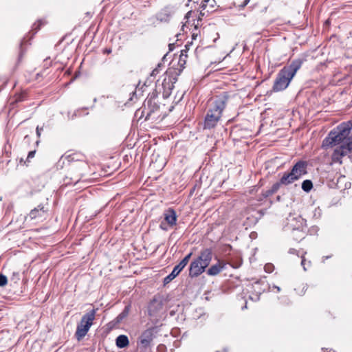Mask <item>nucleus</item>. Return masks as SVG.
Returning <instances> with one entry per match:
<instances>
[{"instance_id": "39448f33", "label": "nucleus", "mask_w": 352, "mask_h": 352, "mask_svg": "<svg viewBox=\"0 0 352 352\" xmlns=\"http://www.w3.org/2000/svg\"><path fill=\"white\" fill-rule=\"evenodd\" d=\"M161 325L158 324V320H157L154 326L146 329L142 333L138 342V348L140 352H146L150 349L153 339L160 331Z\"/></svg>"}, {"instance_id": "393cba45", "label": "nucleus", "mask_w": 352, "mask_h": 352, "mask_svg": "<svg viewBox=\"0 0 352 352\" xmlns=\"http://www.w3.org/2000/svg\"><path fill=\"white\" fill-rule=\"evenodd\" d=\"M87 107L78 109L76 111H75L72 115H70V113H69L68 118H69V119L74 120L77 117L82 116V112L87 111Z\"/></svg>"}, {"instance_id": "20e7f679", "label": "nucleus", "mask_w": 352, "mask_h": 352, "mask_svg": "<svg viewBox=\"0 0 352 352\" xmlns=\"http://www.w3.org/2000/svg\"><path fill=\"white\" fill-rule=\"evenodd\" d=\"M213 256V251L210 248L202 249L199 256L193 259L189 266V276L197 278L206 270Z\"/></svg>"}, {"instance_id": "f8f14e48", "label": "nucleus", "mask_w": 352, "mask_h": 352, "mask_svg": "<svg viewBox=\"0 0 352 352\" xmlns=\"http://www.w3.org/2000/svg\"><path fill=\"white\" fill-rule=\"evenodd\" d=\"M216 1L215 0H201L199 5V9H200V15L204 16L206 12L204 10H206L207 13L212 12L215 10L214 8L216 6Z\"/></svg>"}, {"instance_id": "bb28decb", "label": "nucleus", "mask_w": 352, "mask_h": 352, "mask_svg": "<svg viewBox=\"0 0 352 352\" xmlns=\"http://www.w3.org/2000/svg\"><path fill=\"white\" fill-rule=\"evenodd\" d=\"M42 24H43V21L41 20H39L37 22V23H34L33 25L32 30L33 33H32V36H33L38 32V30L40 29V27L41 26Z\"/></svg>"}, {"instance_id": "7c9ffc66", "label": "nucleus", "mask_w": 352, "mask_h": 352, "mask_svg": "<svg viewBox=\"0 0 352 352\" xmlns=\"http://www.w3.org/2000/svg\"><path fill=\"white\" fill-rule=\"evenodd\" d=\"M36 151H31L28 153V155L27 156V161L28 162H30V160L32 159L35 156Z\"/></svg>"}, {"instance_id": "f3484780", "label": "nucleus", "mask_w": 352, "mask_h": 352, "mask_svg": "<svg viewBox=\"0 0 352 352\" xmlns=\"http://www.w3.org/2000/svg\"><path fill=\"white\" fill-rule=\"evenodd\" d=\"M164 220L170 226H173L177 222V214L173 208H168L164 212Z\"/></svg>"}, {"instance_id": "f257e3e1", "label": "nucleus", "mask_w": 352, "mask_h": 352, "mask_svg": "<svg viewBox=\"0 0 352 352\" xmlns=\"http://www.w3.org/2000/svg\"><path fill=\"white\" fill-rule=\"evenodd\" d=\"M352 120L343 122L333 128L323 140L322 146L327 148L337 145L332 155L334 162L341 163V158L352 152Z\"/></svg>"}, {"instance_id": "a18cd8bd", "label": "nucleus", "mask_w": 352, "mask_h": 352, "mask_svg": "<svg viewBox=\"0 0 352 352\" xmlns=\"http://www.w3.org/2000/svg\"><path fill=\"white\" fill-rule=\"evenodd\" d=\"M13 276H17V279H18V280L19 279V274L18 272H14V273H13Z\"/></svg>"}, {"instance_id": "423d86ee", "label": "nucleus", "mask_w": 352, "mask_h": 352, "mask_svg": "<svg viewBox=\"0 0 352 352\" xmlns=\"http://www.w3.org/2000/svg\"><path fill=\"white\" fill-rule=\"evenodd\" d=\"M96 309H94L82 316L77 324L75 337L77 340H81L87 333L95 319Z\"/></svg>"}, {"instance_id": "603ef678", "label": "nucleus", "mask_w": 352, "mask_h": 352, "mask_svg": "<svg viewBox=\"0 0 352 352\" xmlns=\"http://www.w3.org/2000/svg\"><path fill=\"white\" fill-rule=\"evenodd\" d=\"M246 307H247V306L245 305L243 307H242V309H243L244 308H246Z\"/></svg>"}, {"instance_id": "3c124183", "label": "nucleus", "mask_w": 352, "mask_h": 352, "mask_svg": "<svg viewBox=\"0 0 352 352\" xmlns=\"http://www.w3.org/2000/svg\"><path fill=\"white\" fill-rule=\"evenodd\" d=\"M308 266L310 265V261H308V264H307Z\"/></svg>"}, {"instance_id": "ddd939ff", "label": "nucleus", "mask_w": 352, "mask_h": 352, "mask_svg": "<svg viewBox=\"0 0 352 352\" xmlns=\"http://www.w3.org/2000/svg\"><path fill=\"white\" fill-rule=\"evenodd\" d=\"M226 263L220 259L217 263L211 265L207 270L206 274L210 276H215L226 269Z\"/></svg>"}, {"instance_id": "cd10ccee", "label": "nucleus", "mask_w": 352, "mask_h": 352, "mask_svg": "<svg viewBox=\"0 0 352 352\" xmlns=\"http://www.w3.org/2000/svg\"><path fill=\"white\" fill-rule=\"evenodd\" d=\"M8 283V278L6 276L3 274H0V287H3Z\"/></svg>"}, {"instance_id": "aec40b11", "label": "nucleus", "mask_w": 352, "mask_h": 352, "mask_svg": "<svg viewBox=\"0 0 352 352\" xmlns=\"http://www.w3.org/2000/svg\"><path fill=\"white\" fill-rule=\"evenodd\" d=\"M129 344V338L125 335H120L116 339V344L120 349L126 347Z\"/></svg>"}, {"instance_id": "49530a36", "label": "nucleus", "mask_w": 352, "mask_h": 352, "mask_svg": "<svg viewBox=\"0 0 352 352\" xmlns=\"http://www.w3.org/2000/svg\"><path fill=\"white\" fill-rule=\"evenodd\" d=\"M274 287L277 289L278 292H279L280 291V288L278 286H274Z\"/></svg>"}, {"instance_id": "a19ab883", "label": "nucleus", "mask_w": 352, "mask_h": 352, "mask_svg": "<svg viewBox=\"0 0 352 352\" xmlns=\"http://www.w3.org/2000/svg\"><path fill=\"white\" fill-rule=\"evenodd\" d=\"M189 2L192 1L194 3H197L198 4L199 3V0H188Z\"/></svg>"}, {"instance_id": "6e6552de", "label": "nucleus", "mask_w": 352, "mask_h": 352, "mask_svg": "<svg viewBox=\"0 0 352 352\" xmlns=\"http://www.w3.org/2000/svg\"><path fill=\"white\" fill-rule=\"evenodd\" d=\"M287 226L292 232H295L296 231L298 232L299 236L296 239V241H299L305 238L307 228V221L301 216L292 218Z\"/></svg>"}, {"instance_id": "b1692460", "label": "nucleus", "mask_w": 352, "mask_h": 352, "mask_svg": "<svg viewBox=\"0 0 352 352\" xmlns=\"http://www.w3.org/2000/svg\"><path fill=\"white\" fill-rule=\"evenodd\" d=\"M186 50H182L181 51V54L179 58V63L181 66H183L186 64V58H187V46L186 45Z\"/></svg>"}, {"instance_id": "5701e85b", "label": "nucleus", "mask_w": 352, "mask_h": 352, "mask_svg": "<svg viewBox=\"0 0 352 352\" xmlns=\"http://www.w3.org/2000/svg\"><path fill=\"white\" fill-rule=\"evenodd\" d=\"M130 309H131L130 305L125 306L123 311L118 316L117 320L118 322H120V321H122L124 318H125L129 315Z\"/></svg>"}, {"instance_id": "0eeeda50", "label": "nucleus", "mask_w": 352, "mask_h": 352, "mask_svg": "<svg viewBox=\"0 0 352 352\" xmlns=\"http://www.w3.org/2000/svg\"><path fill=\"white\" fill-rule=\"evenodd\" d=\"M158 94L159 91L157 89H154L152 92L148 94L144 101V108L147 109L148 111L146 120L150 118L155 120L160 116L158 113L160 106L158 102Z\"/></svg>"}, {"instance_id": "c85d7f7f", "label": "nucleus", "mask_w": 352, "mask_h": 352, "mask_svg": "<svg viewBox=\"0 0 352 352\" xmlns=\"http://www.w3.org/2000/svg\"><path fill=\"white\" fill-rule=\"evenodd\" d=\"M265 271L267 273H271L274 270V266L272 263H267L264 267Z\"/></svg>"}, {"instance_id": "8fccbe9b", "label": "nucleus", "mask_w": 352, "mask_h": 352, "mask_svg": "<svg viewBox=\"0 0 352 352\" xmlns=\"http://www.w3.org/2000/svg\"><path fill=\"white\" fill-rule=\"evenodd\" d=\"M96 100H97V99H96V98H94V102H96Z\"/></svg>"}, {"instance_id": "1a4fd4ad", "label": "nucleus", "mask_w": 352, "mask_h": 352, "mask_svg": "<svg viewBox=\"0 0 352 352\" xmlns=\"http://www.w3.org/2000/svg\"><path fill=\"white\" fill-rule=\"evenodd\" d=\"M86 168V164L80 161L78 164H72L71 166L70 172L69 173V176H66L65 179V182L66 184H77L82 177L83 173H82V170Z\"/></svg>"}, {"instance_id": "f03ea898", "label": "nucleus", "mask_w": 352, "mask_h": 352, "mask_svg": "<svg viewBox=\"0 0 352 352\" xmlns=\"http://www.w3.org/2000/svg\"><path fill=\"white\" fill-rule=\"evenodd\" d=\"M228 98L229 96L227 92H223L214 98L204 118V129H212L217 125L226 107Z\"/></svg>"}, {"instance_id": "72a5a7b5", "label": "nucleus", "mask_w": 352, "mask_h": 352, "mask_svg": "<svg viewBox=\"0 0 352 352\" xmlns=\"http://www.w3.org/2000/svg\"><path fill=\"white\" fill-rule=\"evenodd\" d=\"M28 161H27V159L25 160H23V158H20L19 160V164H21V165H25V166H28Z\"/></svg>"}, {"instance_id": "4468645a", "label": "nucleus", "mask_w": 352, "mask_h": 352, "mask_svg": "<svg viewBox=\"0 0 352 352\" xmlns=\"http://www.w3.org/2000/svg\"><path fill=\"white\" fill-rule=\"evenodd\" d=\"M162 309V302L156 299H153L148 305V314L151 317H157L160 316Z\"/></svg>"}, {"instance_id": "473e14b6", "label": "nucleus", "mask_w": 352, "mask_h": 352, "mask_svg": "<svg viewBox=\"0 0 352 352\" xmlns=\"http://www.w3.org/2000/svg\"><path fill=\"white\" fill-rule=\"evenodd\" d=\"M160 67V64H158L157 67L154 69L151 72V76H155L159 73V67Z\"/></svg>"}, {"instance_id": "9d476101", "label": "nucleus", "mask_w": 352, "mask_h": 352, "mask_svg": "<svg viewBox=\"0 0 352 352\" xmlns=\"http://www.w3.org/2000/svg\"><path fill=\"white\" fill-rule=\"evenodd\" d=\"M308 163L304 160H298L292 167L290 172L298 181L303 175L307 174Z\"/></svg>"}, {"instance_id": "864d4df0", "label": "nucleus", "mask_w": 352, "mask_h": 352, "mask_svg": "<svg viewBox=\"0 0 352 352\" xmlns=\"http://www.w3.org/2000/svg\"><path fill=\"white\" fill-rule=\"evenodd\" d=\"M84 115H88V112L85 113Z\"/></svg>"}, {"instance_id": "dca6fc26", "label": "nucleus", "mask_w": 352, "mask_h": 352, "mask_svg": "<svg viewBox=\"0 0 352 352\" xmlns=\"http://www.w3.org/2000/svg\"><path fill=\"white\" fill-rule=\"evenodd\" d=\"M296 179L294 177L290 171L283 173V175L278 180V183L280 186H288L295 182Z\"/></svg>"}, {"instance_id": "6ab92c4d", "label": "nucleus", "mask_w": 352, "mask_h": 352, "mask_svg": "<svg viewBox=\"0 0 352 352\" xmlns=\"http://www.w3.org/2000/svg\"><path fill=\"white\" fill-rule=\"evenodd\" d=\"M45 212L43 205L40 204L30 211L29 217L31 219H34L37 217H42Z\"/></svg>"}, {"instance_id": "79ce46f5", "label": "nucleus", "mask_w": 352, "mask_h": 352, "mask_svg": "<svg viewBox=\"0 0 352 352\" xmlns=\"http://www.w3.org/2000/svg\"><path fill=\"white\" fill-rule=\"evenodd\" d=\"M160 228L165 230H166V228L164 226V223H161L160 226Z\"/></svg>"}, {"instance_id": "e433bc0d", "label": "nucleus", "mask_w": 352, "mask_h": 352, "mask_svg": "<svg viewBox=\"0 0 352 352\" xmlns=\"http://www.w3.org/2000/svg\"><path fill=\"white\" fill-rule=\"evenodd\" d=\"M292 235L294 239L296 240V239L298 238V236H299V234L298 232L296 231L295 232H292Z\"/></svg>"}, {"instance_id": "a878e982", "label": "nucleus", "mask_w": 352, "mask_h": 352, "mask_svg": "<svg viewBox=\"0 0 352 352\" xmlns=\"http://www.w3.org/2000/svg\"><path fill=\"white\" fill-rule=\"evenodd\" d=\"M192 255V252L188 253L179 263L181 265H182L184 267H185L187 265V264H188L190 258H191Z\"/></svg>"}, {"instance_id": "ea45409f", "label": "nucleus", "mask_w": 352, "mask_h": 352, "mask_svg": "<svg viewBox=\"0 0 352 352\" xmlns=\"http://www.w3.org/2000/svg\"><path fill=\"white\" fill-rule=\"evenodd\" d=\"M322 352H335L333 349H322Z\"/></svg>"}, {"instance_id": "de8ad7c7", "label": "nucleus", "mask_w": 352, "mask_h": 352, "mask_svg": "<svg viewBox=\"0 0 352 352\" xmlns=\"http://www.w3.org/2000/svg\"><path fill=\"white\" fill-rule=\"evenodd\" d=\"M289 252V253L293 254V253H294L295 250L294 249H290Z\"/></svg>"}, {"instance_id": "2f4dec72", "label": "nucleus", "mask_w": 352, "mask_h": 352, "mask_svg": "<svg viewBox=\"0 0 352 352\" xmlns=\"http://www.w3.org/2000/svg\"><path fill=\"white\" fill-rule=\"evenodd\" d=\"M43 130V127H40L38 126H37L36 129V135L38 138H40L41 136V131Z\"/></svg>"}, {"instance_id": "58836bf2", "label": "nucleus", "mask_w": 352, "mask_h": 352, "mask_svg": "<svg viewBox=\"0 0 352 352\" xmlns=\"http://www.w3.org/2000/svg\"><path fill=\"white\" fill-rule=\"evenodd\" d=\"M68 161L69 162H73L74 161V157L73 155H68L67 156Z\"/></svg>"}, {"instance_id": "412c9836", "label": "nucleus", "mask_w": 352, "mask_h": 352, "mask_svg": "<svg viewBox=\"0 0 352 352\" xmlns=\"http://www.w3.org/2000/svg\"><path fill=\"white\" fill-rule=\"evenodd\" d=\"M280 185L277 182L275 184H274L272 187L265 191L263 192L262 195L265 198H267L273 194L276 193L278 189L280 188Z\"/></svg>"}, {"instance_id": "f704fd0d", "label": "nucleus", "mask_w": 352, "mask_h": 352, "mask_svg": "<svg viewBox=\"0 0 352 352\" xmlns=\"http://www.w3.org/2000/svg\"><path fill=\"white\" fill-rule=\"evenodd\" d=\"M305 261H305V258L302 257V261H301V265H302V267H303L305 271L307 270V267H306L307 264H306Z\"/></svg>"}, {"instance_id": "4c0bfd02", "label": "nucleus", "mask_w": 352, "mask_h": 352, "mask_svg": "<svg viewBox=\"0 0 352 352\" xmlns=\"http://www.w3.org/2000/svg\"><path fill=\"white\" fill-rule=\"evenodd\" d=\"M249 1H250V0H244L243 2L240 5V6H241V7L245 6L248 3Z\"/></svg>"}, {"instance_id": "5fc2aeb1", "label": "nucleus", "mask_w": 352, "mask_h": 352, "mask_svg": "<svg viewBox=\"0 0 352 352\" xmlns=\"http://www.w3.org/2000/svg\"><path fill=\"white\" fill-rule=\"evenodd\" d=\"M217 352H219V351H217Z\"/></svg>"}, {"instance_id": "37998d69", "label": "nucleus", "mask_w": 352, "mask_h": 352, "mask_svg": "<svg viewBox=\"0 0 352 352\" xmlns=\"http://www.w3.org/2000/svg\"><path fill=\"white\" fill-rule=\"evenodd\" d=\"M190 14H191V11L188 12L186 14V18H189Z\"/></svg>"}, {"instance_id": "4be33fe9", "label": "nucleus", "mask_w": 352, "mask_h": 352, "mask_svg": "<svg viewBox=\"0 0 352 352\" xmlns=\"http://www.w3.org/2000/svg\"><path fill=\"white\" fill-rule=\"evenodd\" d=\"M301 188L303 191L309 192L313 188V183L310 179H305L302 182Z\"/></svg>"}, {"instance_id": "a211bd4d", "label": "nucleus", "mask_w": 352, "mask_h": 352, "mask_svg": "<svg viewBox=\"0 0 352 352\" xmlns=\"http://www.w3.org/2000/svg\"><path fill=\"white\" fill-rule=\"evenodd\" d=\"M184 267L178 263L175 265L171 272L167 276H166L164 279V283L166 285L170 283L172 280H173L184 269Z\"/></svg>"}, {"instance_id": "c9c22d12", "label": "nucleus", "mask_w": 352, "mask_h": 352, "mask_svg": "<svg viewBox=\"0 0 352 352\" xmlns=\"http://www.w3.org/2000/svg\"><path fill=\"white\" fill-rule=\"evenodd\" d=\"M111 52H112V51H111V48H105V49L104 50V51H103V53H104V54H111Z\"/></svg>"}, {"instance_id": "7ed1b4c3", "label": "nucleus", "mask_w": 352, "mask_h": 352, "mask_svg": "<svg viewBox=\"0 0 352 352\" xmlns=\"http://www.w3.org/2000/svg\"><path fill=\"white\" fill-rule=\"evenodd\" d=\"M304 60V58H300L294 59L288 66L282 68L277 74L272 90L275 92L285 90L297 71L301 67Z\"/></svg>"}, {"instance_id": "09e8293b", "label": "nucleus", "mask_w": 352, "mask_h": 352, "mask_svg": "<svg viewBox=\"0 0 352 352\" xmlns=\"http://www.w3.org/2000/svg\"><path fill=\"white\" fill-rule=\"evenodd\" d=\"M36 145H38V144H39V140H37V141L36 142Z\"/></svg>"}, {"instance_id": "c03bdc74", "label": "nucleus", "mask_w": 352, "mask_h": 352, "mask_svg": "<svg viewBox=\"0 0 352 352\" xmlns=\"http://www.w3.org/2000/svg\"><path fill=\"white\" fill-rule=\"evenodd\" d=\"M173 45H174V44H169V45H168L169 50H170V51H172V50H173Z\"/></svg>"}, {"instance_id": "c756f323", "label": "nucleus", "mask_w": 352, "mask_h": 352, "mask_svg": "<svg viewBox=\"0 0 352 352\" xmlns=\"http://www.w3.org/2000/svg\"><path fill=\"white\" fill-rule=\"evenodd\" d=\"M27 42L26 41V38H23V39L21 41V44H20V54H19V58H21L23 54V50L22 49V47L24 44H25Z\"/></svg>"}, {"instance_id": "2eb2a0df", "label": "nucleus", "mask_w": 352, "mask_h": 352, "mask_svg": "<svg viewBox=\"0 0 352 352\" xmlns=\"http://www.w3.org/2000/svg\"><path fill=\"white\" fill-rule=\"evenodd\" d=\"M173 14V11L170 7H165L157 14V19L161 22L169 21Z\"/></svg>"}, {"instance_id": "9b49d317", "label": "nucleus", "mask_w": 352, "mask_h": 352, "mask_svg": "<svg viewBox=\"0 0 352 352\" xmlns=\"http://www.w3.org/2000/svg\"><path fill=\"white\" fill-rule=\"evenodd\" d=\"M177 78L175 76H166L162 84V88L163 89L162 95L164 98H167L171 94V91L174 87V84L177 82Z\"/></svg>"}]
</instances>
